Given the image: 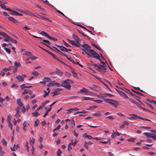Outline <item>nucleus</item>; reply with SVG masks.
Masks as SVG:
<instances>
[{
	"label": "nucleus",
	"instance_id": "obj_10",
	"mask_svg": "<svg viewBox=\"0 0 156 156\" xmlns=\"http://www.w3.org/2000/svg\"><path fill=\"white\" fill-rule=\"evenodd\" d=\"M62 89L60 88H58L55 89V91L52 93V96L53 97L58 95L60 93L59 92Z\"/></svg>",
	"mask_w": 156,
	"mask_h": 156
},
{
	"label": "nucleus",
	"instance_id": "obj_34",
	"mask_svg": "<svg viewBox=\"0 0 156 156\" xmlns=\"http://www.w3.org/2000/svg\"><path fill=\"white\" fill-rule=\"evenodd\" d=\"M48 39L51 40H52L53 41H57V38H54L52 37H51L49 35L48 37Z\"/></svg>",
	"mask_w": 156,
	"mask_h": 156
},
{
	"label": "nucleus",
	"instance_id": "obj_59",
	"mask_svg": "<svg viewBox=\"0 0 156 156\" xmlns=\"http://www.w3.org/2000/svg\"><path fill=\"white\" fill-rule=\"evenodd\" d=\"M61 127V126L60 125H59L55 129L53 130V132H54L56 130H58Z\"/></svg>",
	"mask_w": 156,
	"mask_h": 156
},
{
	"label": "nucleus",
	"instance_id": "obj_9",
	"mask_svg": "<svg viewBox=\"0 0 156 156\" xmlns=\"http://www.w3.org/2000/svg\"><path fill=\"white\" fill-rule=\"evenodd\" d=\"M72 37L75 40L76 43H80V39L74 34H73L72 35Z\"/></svg>",
	"mask_w": 156,
	"mask_h": 156
},
{
	"label": "nucleus",
	"instance_id": "obj_50",
	"mask_svg": "<svg viewBox=\"0 0 156 156\" xmlns=\"http://www.w3.org/2000/svg\"><path fill=\"white\" fill-rule=\"evenodd\" d=\"M25 55L27 56H31L32 55V53L29 51H27L25 53Z\"/></svg>",
	"mask_w": 156,
	"mask_h": 156
},
{
	"label": "nucleus",
	"instance_id": "obj_39",
	"mask_svg": "<svg viewBox=\"0 0 156 156\" xmlns=\"http://www.w3.org/2000/svg\"><path fill=\"white\" fill-rule=\"evenodd\" d=\"M37 14L39 16V17L38 18H41V19H43V20L48 19V18L45 16H41V15H39Z\"/></svg>",
	"mask_w": 156,
	"mask_h": 156
},
{
	"label": "nucleus",
	"instance_id": "obj_27",
	"mask_svg": "<svg viewBox=\"0 0 156 156\" xmlns=\"http://www.w3.org/2000/svg\"><path fill=\"white\" fill-rule=\"evenodd\" d=\"M92 99L91 98L88 97H83L82 98V100H91Z\"/></svg>",
	"mask_w": 156,
	"mask_h": 156
},
{
	"label": "nucleus",
	"instance_id": "obj_38",
	"mask_svg": "<svg viewBox=\"0 0 156 156\" xmlns=\"http://www.w3.org/2000/svg\"><path fill=\"white\" fill-rule=\"evenodd\" d=\"M94 66L96 67H97L99 69V68H100V67L102 66V65H100V64H94Z\"/></svg>",
	"mask_w": 156,
	"mask_h": 156
},
{
	"label": "nucleus",
	"instance_id": "obj_42",
	"mask_svg": "<svg viewBox=\"0 0 156 156\" xmlns=\"http://www.w3.org/2000/svg\"><path fill=\"white\" fill-rule=\"evenodd\" d=\"M50 80V79L48 77H44L43 79V80L44 81H45L46 82L49 81Z\"/></svg>",
	"mask_w": 156,
	"mask_h": 156
},
{
	"label": "nucleus",
	"instance_id": "obj_37",
	"mask_svg": "<svg viewBox=\"0 0 156 156\" xmlns=\"http://www.w3.org/2000/svg\"><path fill=\"white\" fill-rule=\"evenodd\" d=\"M57 101H55L53 103H52L51 104L50 106V108L48 109H47V110L48 111H50L51 109V108H52V107L56 102Z\"/></svg>",
	"mask_w": 156,
	"mask_h": 156
},
{
	"label": "nucleus",
	"instance_id": "obj_15",
	"mask_svg": "<svg viewBox=\"0 0 156 156\" xmlns=\"http://www.w3.org/2000/svg\"><path fill=\"white\" fill-rule=\"evenodd\" d=\"M8 18L9 20L14 23H18V21L12 17L9 16Z\"/></svg>",
	"mask_w": 156,
	"mask_h": 156
},
{
	"label": "nucleus",
	"instance_id": "obj_60",
	"mask_svg": "<svg viewBox=\"0 0 156 156\" xmlns=\"http://www.w3.org/2000/svg\"><path fill=\"white\" fill-rule=\"evenodd\" d=\"M30 58L32 60H35L37 58V57L33 56L32 55L30 57Z\"/></svg>",
	"mask_w": 156,
	"mask_h": 156
},
{
	"label": "nucleus",
	"instance_id": "obj_54",
	"mask_svg": "<svg viewBox=\"0 0 156 156\" xmlns=\"http://www.w3.org/2000/svg\"><path fill=\"white\" fill-rule=\"evenodd\" d=\"M73 108H70L69 109L67 110V111H68L67 113V114H69L70 113H72L73 112Z\"/></svg>",
	"mask_w": 156,
	"mask_h": 156
},
{
	"label": "nucleus",
	"instance_id": "obj_41",
	"mask_svg": "<svg viewBox=\"0 0 156 156\" xmlns=\"http://www.w3.org/2000/svg\"><path fill=\"white\" fill-rule=\"evenodd\" d=\"M2 143L4 145H5L7 144V143L6 140H5L4 138H3L2 140Z\"/></svg>",
	"mask_w": 156,
	"mask_h": 156
},
{
	"label": "nucleus",
	"instance_id": "obj_25",
	"mask_svg": "<svg viewBox=\"0 0 156 156\" xmlns=\"http://www.w3.org/2000/svg\"><path fill=\"white\" fill-rule=\"evenodd\" d=\"M144 134L147 136L149 137L152 138V136L153 135L152 134L148 133H144Z\"/></svg>",
	"mask_w": 156,
	"mask_h": 156
},
{
	"label": "nucleus",
	"instance_id": "obj_4",
	"mask_svg": "<svg viewBox=\"0 0 156 156\" xmlns=\"http://www.w3.org/2000/svg\"><path fill=\"white\" fill-rule=\"evenodd\" d=\"M71 81V80L69 79H67L66 80H63L62 81V83L63 84L62 87H63L68 90H69L71 87V85L68 83Z\"/></svg>",
	"mask_w": 156,
	"mask_h": 156
},
{
	"label": "nucleus",
	"instance_id": "obj_47",
	"mask_svg": "<svg viewBox=\"0 0 156 156\" xmlns=\"http://www.w3.org/2000/svg\"><path fill=\"white\" fill-rule=\"evenodd\" d=\"M23 129L24 130H26L27 128V125H26V123L25 121L24 122V123H23Z\"/></svg>",
	"mask_w": 156,
	"mask_h": 156
},
{
	"label": "nucleus",
	"instance_id": "obj_63",
	"mask_svg": "<svg viewBox=\"0 0 156 156\" xmlns=\"http://www.w3.org/2000/svg\"><path fill=\"white\" fill-rule=\"evenodd\" d=\"M34 142H35V140L34 139V138H32V140H31V142H30V144L31 145H32L34 144Z\"/></svg>",
	"mask_w": 156,
	"mask_h": 156
},
{
	"label": "nucleus",
	"instance_id": "obj_18",
	"mask_svg": "<svg viewBox=\"0 0 156 156\" xmlns=\"http://www.w3.org/2000/svg\"><path fill=\"white\" fill-rule=\"evenodd\" d=\"M129 99L132 102L134 103L137 106L139 107H141V105L140 103H138L137 102H136L135 101H134L133 100V99H131L130 98H129Z\"/></svg>",
	"mask_w": 156,
	"mask_h": 156
},
{
	"label": "nucleus",
	"instance_id": "obj_17",
	"mask_svg": "<svg viewBox=\"0 0 156 156\" xmlns=\"http://www.w3.org/2000/svg\"><path fill=\"white\" fill-rule=\"evenodd\" d=\"M55 72L57 75L60 76H62L63 74V72L57 68L56 69Z\"/></svg>",
	"mask_w": 156,
	"mask_h": 156
},
{
	"label": "nucleus",
	"instance_id": "obj_55",
	"mask_svg": "<svg viewBox=\"0 0 156 156\" xmlns=\"http://www.w3.org/2000/svg\"><path fill=\"white\" fill-rule=\"evenodd\" d=\"M8 123L9 127L10 129L12 130V124L10 122H9Z\"/></svg>",
	"mask_w": 156,
	"mask_h": 156
},
{
	"label": "nucleus",
	"instance_id": "obj_23",
	"mask_svg": "<svg viewBox=\"0 0 156 156\" xmlns=\"http://www.w3.org/2000/svg\"><path fill=\"white\" fill-rule=\"evenodd\" d=\"M71 142L70 143V145H71L72 146H74L77 144L78 141L76 140H75L73 143V140H70Z\"/></svg>",
	"mask_w": 156,
	"mask_h": 156
},
{
	"label": "nucleus",
	"instance_id": "obj_58",
	"mask_svg": "<svg viewBox=\"0 0 156 156\" xmlns=\"http://www.w3.org/2000/svg\"><path fill=\"white\" fill-rule=\"evenodd\" d=\"M94 101L98 103H101L103 102V101L100 100H94Z\"/></svg>",
	"mask_w": 156,
	"mask_h": 156
},
{
	"label": "nucleus",
	"instance_id": "obj_56",
	"mask_svg": "<svg viewBox=\"0 0 156 156\" xmlns=\"http://www.w3.org/2000/svg\"><path fill=\"white\" fill-rule=\"evenodd\" d=\"M86 112H87L86 111H83L82 112H76L74 114V115H76L77 114L80 113H85Z\"/></svg>",
	"mask_w": 156,
	"mask_h": 156
},
{
	"label": "nucleus",
	"instance_id": "obj_28",
	"mask_svg": "<svg viewBox=\"0 0 156 156\" xmlns=\"http://www.w3.org/2000/svg\"><path fill=\"white\" fill-rule=\"evenodd\" d=\"M70 126L71 127L73 128L75 126V124L74 120L72 119L71 121Z\"/></svg>",
	"mask_w": 156,
	"mask_h": 156
},
{
	"label": "nucleus",
	"instance_id": "obj_51",
	"mask_svg": "<svg viewBox=\"0 0 156 156\" xmlns=\"http://www.w3.org/2000/svg\"><path fill=\"white\" fill-rule=\"evenodd\" d=\"M0 153L2 155H3L4 154V152L2 151V148L0 145Z\"/></svg>",
	"mask_w": 156,
	"mask_h": 156
},
{
	"label": "nucleus",
	"instance_id": "obj_6",
	"mask_svg": "<svg viewBox=\"0 0 156 156\" xmlns=\"http://www.w3.org/2000/svg\"><path fill=\"white\" fill-rule=\"evenodd\" d=\"M40 42L41 43L44 45H45L51 49L54 50L52 48H51L49 46V45L50 44V43L48 41L46 40H42V41H40Z\"/></svg>",
	"mask_w": 156,
	"mask_h": 156
},
{
	"label": "nucleus",
	"instance_id": "obj_14",
	"mask_svg": "<svg viewBox=\"0 0 156 156\" xmlns=\"http://www.w3.org/2000/svg\"><path fill=\"white\" fill-rule=\"evenodd\" d=\"M18 11H21V12H23V13H24L27 14L28 15L30 16H32V15H33V13H32L31 12L29 11L28 10H24V11H22L21 10H18Z\"/></svg>",
	"mask_w": 156,
	"mask_h": 156
},
{
	"label": "nucleus",
	"instance_id": "obj_7",
	"mask_svg": "<svg viewBox=\"0 0 156 156\" xmlns=\"http://www.w3.org/2000/svg\"><path fill=\"white\" fill-rule=\"evenodd\" d=\"M69 42L72 44V45L78 47H79L80 46L81 44L80 43H76L74 41L70 40V39H67Z\"/></svg>",
	"mask_w": 156,
	"mask_h": 156
},
{
	"label": "nucleus",
	"instance_id": "obj_64",
	"mask_svg": "<svg viewBox=\"0 0 156 156\" xmlns=\"http://www.w3.org/2000/svg\"><path fill=\"white\" fill-rule=\"evenodd\" d=\"M0 6L3 9L5 10L6 7H5V6L4 4H1L0 5Z\"/></svg>",
	"mask_w": 156,
	"mask_h": 156
},
{
	"label": "nucleus",
	"instance_id": "obj_12",
	"mask_svg": "<svg viewBox=\"0 0 156 156\" xmlns=\"http://www.w3.org/2000/svg\"><path fill=\"white\" fill-rule=\"evenodd\" d=\"M106 65H102L100 67V68H99V70L101 72H105L106 70Z\"/></svg>",
	"mask_w": 156,
	"mask_h": 156
},
{
	"label": "nucleus",
	"instance_id": "obj_24",
	"mask_svg": "<svg viewBox=\"0 0 156 156\" xmlns=\"http://www.w3.org/2000/svg\"><path fill=\"white\" fill-rule=\"evenodd\" d=\"M121 89L122 90H123L125 92H126V93H127L128 94H130L132 95H133V94L132 92H131V91H130V90H128L126 88H125L124 89H123L122 88H121Z\"/></svg>",
	"mask_w": 156,
	"mask_h": 156
},
{
	"label": "nucleus",
	"instance_id": "obj_43",
	"mask_svg": "<svg viewBox=\"0 0 156 156\" xmlns=\"http://www.w3.org/2000/svg\"><path fill=\"white\" fill-rule=\"evenodd\" d=\"M21 65L19 62H15V67H20Z\"/></svg>",
	"mask_w": 156,
	"mask_h": 156
},
{
	"label": "nucleus",
	"instance_id": "obj_20",
	"mask_svg": "<svg viewBox=\"0 0 156 156\" xmlns=\"http://www.w3.org/2000/svg\"><path fill=\"white\" fill-rule=\"evenodd\" d=\"M83 137L85 138H87L89 139H93V138L90 135H88L86 133H84L83 135Z\"/></svg>",
	"mask_w": 156,
	"mask_h": 156
},
{
	"label": "nucleus",
	"instance_id": "obj_53",
	"mask_svg": "<svg viewBox=\"0 0 156 156\" xmlns=\"http://www.w3.org/2000/svg\"><path fill=\"white\" fill-rule=\"evenodd\" d=\"M84 147L85 148H86L87 149H88V146L87 145V144L86 141H85L84 143Z\"/></svg>",
	"mask_w": 156,
	"mask_h": 156
},
{
	"label": "nucleus",
	"instance_id": "obj_45",
	"mask_svg": "<svg viewBox=\"0 0 156 156\" xmlns=\"http://www.w3.org/2000/svg\"><path fill=\"white\" fill-rule=\"evenodd\" d=\"M7 34L3 32H0V35L4 37H5V36L7 35Z\"/></svg>",
	"mask_w": 156,
	"mask_h": 156
},
{
	"label": "nucleus",
	"instance_id": "obj_33",
	"mask_svg": "<svg viewBox=\"0 0 156 156\" xmlns=\"http://www.w3.org/2000/svg\"><path fill=\"white\" fill-rule=\"evenodd\" d=\"M32 114L33 116L34 117H37L39 115V114L37 112L36 110H35V112L32 113Z\"/></svg>",
	"mask_w": 156,
	"mask_h": 156
},
{
	"label": "nucleus",
	"instance_id": "obj_52",
	"mask_svg": "<svg viewBox=\"0 0 156 156\" xmlns=\"http://www.w3.org/2000/svg\"><path fill=\"white\" fill-rule=\"evenodd\" d=\"M44 94L43 95V97H44L45 98L46 97V96L48 95L49 93L48 92L46 91H44Z\"/></svg>",
	"mask_w": 156,
	"mask_h": 156
},
{
	"label": "nucleus",
	"instance_id": "obj_26",
	"mask_svg": "<svg viewBox=\"0 0 156 156\" xmlns=\"http://www.w3.org/2000/svg\"><path fill=\"white\" fill-rule=\"evenodd\" d=\"M4 38H5V41L7 42L10 41V37L8 36L7 34V35L5 36V37Z\"/></svg>",
	"mask_w": 156,
	"mask_h": 156
},
{
	"label": "nucleus",
	"instance_id": "obj_19",
	"mask_svg": "<svg viewBox=\"0 0 156 156\" xmlns=\"http://www.w3.org/2000/svg\"><path fill=\"white\" fill-rule=\"evenodd\" d=\"M17 103L19 106L22 107L23 106V104L22 103L20 99H18L17 100Z\"/></svg>",
	"mask_w": 156,
	"mask_h": 156
},
{
	"label": "nucleus",
	"instance_id": "obj_2",
	"mask_svg": "<svg viewBox=\"0 0 156 156\" xmlns=\"http://www.w3.org/2000/svg\"><path fill=\"white\" fill-rule=\"evenodd\" d=\"M104 100L105 102L110 104L114 106L117 107L119 105V102L117 101L107 98L104 99Z\"/></svg>",
	"mask_w": 156,
	"mask_h": 156
},
{
	"label": "nucleus",
	"instance_id": "obj_61",
	"mask_svg": "<svg viewBox=\"0 0 156 156\" xmlns=\"http://www.w3.org/2000/svg\"><path fill=\"white\" fill-rule=\"evenodd\" d=\"M71 62H72L73 63V62H74V61L73 59H72L71 58L69 57H68L67 56V57H66Z\"/></svg>",
	"mask_w": 156,
	"mask_h": 156
},
{
	"label": "nucleus",
	"instance_id": "obj_49",
	"mask_svg": "<svg viewBox=\"0 0 156 156\" xmlns=\"http://www.w3.org/2000/svg\"><path fill=\"white\" fill-rule=\"evenodd\" d=\"M4 49L9 54L10 53V49L9 48H8L6 47H4Z\"/></svg>",
	"mask_w": 156,
	"mask_h": 156
},
{
	"label": "nucleus",
	"instance_id": "obj_44",
	"mask_svg": "<svg viewBox=\"0 0 156 156\" xmlns=\"http://www.w3.org/2000/svg\"><path fill=\"white\" fill-rule=\"evenodd\" d=\"M132 91L134 93H135V94H137L140 95H143L141 93L139 92H138L137 91H136V90H133Z\"/></svg>",
	"mask_w": 156,
	"mask_h": 156
},
{
	"label": "nucleus",
	"instance_id": "obj_48",
	"mask_svg": "<svg viewBox=\"0 0 156 156\" xmlns=\"http://www.w3.org/2000/svg\"><path fill=\"white\" fill-rule=\"evenodd\" d=\"M39 120L38 119H37L36 120L35 122V123L34 124V126L35 127H36L37 126L39 123Z\"/></svg>",
	"mask_w": 156,
	"mask_h": 156
},
{
	"label": "nucleus",
	"instance_id": "obj_11",
	"mask_svg": "<svg viewBox=\"0 0 156 156\" xmlns=\"http://www.w3.org/2000/svg\"><path fill=\"white\" fill-rule=\"evenodd\" d=\"M120 135V133L118 132L117 131H116L115 132L114 131H113V132L112 135L111 137L112 138H115L116 136H119Z\"/></svg>",
	"mask_w": 156,
	"mask_h": 156
},
{
	"label": "nucleus",
	"instance_id": "obj_32",
	"mask_svg": "<svg viewBox=\"0 0 156 156\" xmlns=\"http://www.w3.org/2000/svg\"><path fill=\"white\" fill-rule=\"evenodd\" d=\"M32 74L34 76H37L39 75L40 74L34 70L33 71Z\"/></svg>",
	"mask_w": 156,
	"mask_h": 156
},
{
	"label": "nucleus",
	"instance_id": "obj_57",
	"mask_svg": "<svg viewBox=\"0 0 156 156\" xmlns=\"http://www.w3.org/2000/svg\"><path fill=\"white\" fill-rule=\"evenodd\" d=\"M63 42L64 43V44L65 45V46L67 47H70L71 46L69 45V44H68L67 43L65 42V41H63Z\"/></svg>",
	"mask_w": 156,
	"mask_h": 156
},
{
	"label": "nucleus",
	"instance_id": "obj_21",
	"mask_svg": "<svg viewBox=\"0 0 156 156\" xmlns=\"http://www.w3.org/2000/svg\"><path fill=\"white\" fill-rule=\"evenodd\" d=\"M16 78L19 81H23L24 80L23 78L20 75L16 76Z\"/></svg>",
	"mask_w": 156,
	"mask_h": 156
},
{
	"label": "nucleus",
	"instance_id": "obj_62",
	"mask_svg": "<svg viewBox=\"0 0 156 156\" xmlns=\"http://www.w3.org/2000/svg\"><path fill=\"white\" fill-rule=\"evenodd\" d=\"M106 118L109 119H111V120H113L114 119V118L112 117V116H109L106 117Z\"/></svg>",
	"mask_w": 156,
	"mask_h": 156
},
{
	"label": "nucleus",
	"instance_id": "obj_13",
	"mask_svg": "<svg viewBox=\"0 0 156 156\" xmlns=\"http://www.w3.org/2000/svg\"><path fill=\"white\" fill-rule=\"evenodd\" d=\"M89 88L91 89H93L97 91H98L100 90V87L98 86L95 85H92L91 87H89Z\"/></svg>",
	"mask_w": 156,
	"mask_h": 156
},
{
	"label": "nucleus",
	"instance_id": "obj_30",
	"mask_svg": "<svg viewBox=\"0 0 156 156\" xmlns=\"http://www.w3.org/2000/svg\"><path fill=\"white\" fill-rule=\"evenodd\" d=\"M10 14L15 16H18V14H19V13L18 12L13 10L12 13H10Z\"/></svg>",
	"mask_w": 156,
	"mask_h": 156
},
{
	"label": "nucleus",
	"instance_id": "obj_3",
	"mask_svg": "<svg viewBox=\"0 0 156 156\" xmlns=\"http://www.w3.org/2000/svg\"><path fill=\"white\" fill-rule=\"evenodd\" d=\"M129 115L131 116V117H128V119H131V120H133V119H136L137 118H139L140 119H141L142 120H145L147 121H151L149 119H145L144 118L140 117V116H137V115L134 114H132L131 115Z\"/></svg>",
	"mask_w": 156,
	"mask_h": 156
},
{
	"label": "nucleus",
	"instance_id": "obj_5",
	"mask_svg": "<svg viewBox=\"0 0 156 156\" xmlns=\"http://www.w3.org/2000/svg\"><path fill=\"white\" fill-rule=\"evenodd\" d=\"M83 48H82V50L84 51L85 53H87L91 49V47L87 44H84L83 45L81 44L80 46Z\"/></svg>",
	"mask_w": 156,
	"mask_h": 156
},
{
	"label": "nucleus",
	"instance_id": "obj_1",
	"mask_svg": "<svg viewBox=\"0 0 156 156\" xmlns=\"http://www.w3.org/2000/svg\"><path fill=\"white\" fill-rule=\"evenodd\" d=\"M86 54L88 55V57H92L101 60L99 55L92 49H90Z\"/></svg>",
	"mask_w": 156,
	"mask_h": 156
},
{
	"label": "nucleus",
	"instance_id": "obj_31",
	"mask_svg": "<svg viewBox=\"0 0 156 156\" xmlns=\"http://www.w3.org/2000/svg\"><path fill=\"white\" fill-rule=\"evenodd\" d=\"M98 96L100 98H104L107 97V96L106 95V94H102L101 93H100L98 95Z\"/></svg>",
	"mask_w": 156,
	"mask_h": 156
},
{
	"label": "nucleus",
	"instance_id": "obj_29",
	"mask_svg": "<svg viewBox=\"0 0 156 156\" xmlns=\"http://www.w3.org/2000/svg\"><path fill=\"white\" fill-rule=\"evenodd\" d=\"M57 46L60 47V49L62 51H64L66 48L63 46L57 45Z\"/></svg>",
	"mask_w": 156,
	"mask_h": 156
},
{
	"label": "nucleus",
	"instance_id": "obj_40",
	"mask_svg": "<svg viewBox=\"0 0 156 156\" xmlns=\"http://www.w3.org/2000/svg\"><path fill=\"white\" fill-rule=\"evenodd\" d=\"M54 81H52V82L50 83L48 85V87H50L51 86H54Z\"/></svg>",
	"mask_w": 156,
	"mask_h": 156
},
{
	"label": "nucleus",
	"instance_id": "obj_8",
	"mask_svg": "<svg viewBox=\"0 0 156 156\" xmlns=\"http://www.w3.org/2000/svg\"><path fill=\"white\" fill-rule=\"evenodd\" d=\"M78 93H81L85 95L88 94V93H90V92L88 91L87 89L85 88H83L82 89L78 91Z\"/></svg>",
	"mask_w": 156,
	"mask_h": 156
},
{
	"label": "nucleus",
	"instance_id": "obj_36",
	"mask_svg": "<svg viewBox=\"0 0 156 156\" xmlns=\"http://www.w3.org/2000/svg\"><path fill=\"white\" fill-rule=\"evenodd\" d=\"M10 41H11L12 42L14 43H16L17 42V41L15 40H14V39L12 38L11 37H10Z\"/></svg>",
	"mask_w": 156,
	"mask_h": 156
},
{
	"label": "nucleus",
	"instance_id": "obj_35",
	"mask_svg": "<svg viewBox=\"0 0 156 156\" xmlns=\"http://www.w3.org/2000/svg\"><path fill=\"white\" fill-rule=\"evenodd\" d=\"M54 84L55 86H56L59 87H62V85L60 84L59 83H57L54 81Z\"/></svg>",
	"mask_w": 156,
	"mask_h": 156
},
{
	"label": "nucleus",
	"instance_id": "obj_16",
	"mask_svg": "<svg viewBox=\"0 0 156 156\" xmlns=\"http://www.w3.org/2000/svg\"><path fill=\"white\" fill-rule=\"evenodd\" d=\"M45 51L48 52V53H49V54H50L55 59L59 61V62H61L60 60H59L55 56V54L47 50H45Z\"/></svg>",
	"mask_w": 156,
	"mask_h": 156
},
{
	"label": "nucleus",
	"instance_id": "obj_22",
	"mask_svg": "<svg viewBox=\"0 0 156 156\" xmlns=\"http://www.w3.org/2000/svg\"><path fill=\"white\" fill-rule=\"evenodd\" d=\"M40 34L41 35H42L46 37H48L49 35L46 32H45L44 31H41L40 33Z\"/></svg>",
	"mask_w": 156,
	"mask_h": 156
},
{
	"label": "nucleus",
	"instance_id": "obj_46",
	"mask_svg": "<svg viewBox=\"0 0 156 156\" xmlns=\"http://www.w3.org/2000/svg\"><path fill=\"white\" fill-rule=\"evenodd\" d=\"M62 151L60 150V149H58L57 151V156H60L61 154L62 153Z\"/></svg>",
	"mask_w": 156,
	"mask_h": 156
}]
</instances>
